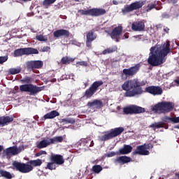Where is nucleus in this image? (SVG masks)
I'll use <instances>...</instances> for the list:
<instances>
[{
  "label": "nucleus",
  "instance_id": "13",
  "mask_svg": "<svg viewBox=\"0 0 179 179\" xmlns=\"http://www.w3.org/2000/svg\"><path fill=\"white\" fill-rule=\"evenodd\" d=\"M96 38H97V34L94 33V29L87 32L85 41L86 47H87V48H92V43H93Z\"/></svg>",
  "mask_w": 179,
  "mask_h": 179
},
{
  "label": "nucleus",
  "instance_id": "16",
  "mask_svg": "<svg viewBox=\"0 0 179 179\" xmlns=\"http://www.w3.org/2000/svg\"><path fill=\"white\" fill-rule=\"evenodd\" d=\"M122 34V26H118L115 27L111 33L109 34V36L113 40H115L116 43L120 41V36Z\"/></svg>",
  "mask_w": 179,
  "mask_h": 179
},
{
  "label": "nucleus",
  "instance_id": "54",
  "mask_svg": "<svg viewBox=\"0 0 179 179\" xmlns=\"http://www.w3.org/2000/svg\"><path fill=\"white\" fill-rule=\"evenodd\" d=\"M129 37L128 33L124 34V38H128Z\"/></svg>",
  "mask_w": 179,
  "mask_h": 179
},
{
  "label": "nucleus",
  "instance_id": "43",
  "mask_svg": "<svg viewBox=\"0 0 179 179\" xmlns=\"http://www.w3.org/2000/svg\"><path fill=\"white\" fill-rule=\"evenodd\" d=\"M36 40L38 41H47V38H44L43 35L36 36Z\"/></svg>",
  "mask_w": 179,
  "mask_h": 179
},
{
  "label": "nucleus",
  "instance_id": "33",
  "mask_svg": "<svg viewBox=\"0 0 179 179\" xmlns=\"http://www.w3.org/2000/svg\"><path fill=\"white\" fill-rule=\"evenodd\" d=\"M57 1V0H44L43 1V6L45 8H48L50 5H52V3H55Z\"/></svg>",
  "mask_w": 179,
  "mask_h": 179
},
{
  "label": "nucleus",
  "instance_id": "29",
  "mask_svg": "<svg viewBox=\"0 0 179 179\" xmlns=\"http://www.w3.org/2000/svg\"><path fill=\"white\" fill-rule=\"evenodd\" d=\"M73 61H75V59L69 58L68 56H65L62 58L61 64H62V65H68L71 64V62H73Z\"/></svg>",
  "mask_w": 179,
  "mask_h": 179
},
{
  "label": "nucleus",
  "instance_id": "2",
  "mask_svg": "<svg viewBox=\"0 0 179 179\" xmlns=\"http://www.w3.org/2000/svg\"><path fill=\"white\" fill-rule=\"evenodd\" d=\"M43 164V161L40 159L30 160L26 164L14 161L12 163L13 169H15L17 171L26 174V173H30L33 171L34 167H40Z\"/></svg>",
  "mask_w": 179,
  "mask_h": 179
},
{
  "label": "nucleus",
  "instance_id": "12",
  "mask_svg": "<svg viewBox=\"0 0 179 179\" xmlns=\"http://www.w3.org/2000/svg\"><path fill=\"white\" fill-rule=\"evenodd\" d=\"M139 69H141V64H136L134 66H131L129 69H124L122 72L123 74L127 76V78H130V76H134L139 72Z\"/></svg>",
  "mask_w": 179,
  "mask_h": 179
},
{
  "label": "nucleus",
  "instance_id": "49",
  "mask_svg": "<svg viewBox=\"0 0 179 179\" xmlns=\"http://www.w3.org/2000/svg\"><path fill=\"white\" fill-rule=\"evenodd\" d=\"M51 50V48L49 46H45L42 48V52H47Z\"/></svg>",
  "mask_w": 179,
  "mask_h": 179
},
{
  "label": "nucleus",
  "instance_id": "34",
  "mask_svg": "<svg viewBox=\"0 0 179 179\" xmlns=\"http://www.w3.org/2000/svg\"><path fill=\"white\" fill-rule=\"evenodd\" d=\"M46 169H48V170H55L57 164L54 162H48Z\"/></svg>",
  "mask_w": 179,
  "mask_h": 179
},
{
  "label": "nucleus",
  "instance_id": "6",
  "mask_svg": "<svg viewBox=\"0 0 179 179\" xmlns=\"http://www.w3.org/2000/svg\"><path fill=\"white\" fill-rule=\"evenodd\" d=\"M155 48L152 47L150 48V56L148 59V62L151 66H159L162 64L166 62V58H162L160 55L154 53Z\"/></svg>",
  "mask_w": 179,
  "mask_h": 179
},
{
  "label": "nucleus",
  "instance_id": "50",
  "mask_svg": "<svg viewBox=\"0 0 179 179\" xmlns=\"http://www.w3.org/2000/svg\"><path fill=\"white\" fill-rule=\"evenodd\" d=\"M162 19H169V17H170V15L169 14L164 13L162 15Z\"/></svg>",
  "mask_w": 179,
  "mask_h": 179
},
{
  "label": "nucleus",
  "instance_id": "36",
  "mask_svg": "<svg viewBox=\"0 0 179 179\" xmlns=\"http://www.w3.org/2000/svg\"><path fill=\"white\" fill-rule=\"evenodd\" d=\"M112 52H115V48H107L102 52V54L103 55H106V54H112Z\"/></svg>",
  "mask_w": 179,
  "mask_h": 179
},
{
  "label": "nucleus",
  "instance_id": "5",
  "mask_svg": "<svg viewBox=\"0 0 179 179\" xmlns=\"http://www.w3.org/2000/svg\"><path fill=\"white\" fill-rule=\"evenodd\" d=\"M124 130V127H116L115 129H112L110 131H105L104 135L99 136V139L101 142L110 141V139H113V138H115L121 135Z\"/></svg>",
  "mask_w": 179,
  "mask_h": 179
},
{
  "label": "nucleus",
  "instance_id": "47",
  "mask_svg": "<svg viewBox=\"0 0 179 179\" xmlns=\"http://www.w3.org/2000/svg\"><path fill=\"white\" fill-rule=\"evenodd\" d=\"M143 146H144L145 150H147V149H152V148H153V145H152V144L145 143L144 145H143Z\"/></svg>",
  "mask_w": 179,
  "mask_h": 179
},
{
  "label": "nucleus",
  "instance_id": "14",
  "mask_svg": "<svg viewBox=\"0 0 179 179\" xmlns=\"http://www.w3.org/2000/svg\"><path fill=\"white\" fill-rule=\"evenodd\" d=\"M170 52H171V49L170 48V42L167 41L160 47L158 55H160L162 58H166V57H167Z\"/></svg>",
  "mask_w": 179,
  "mask_h": 179
},
{
  "label": "nucleus",
  "instance_id": "24",
  "mask_svg": "<svg viewBox=\"0 0 179 179\" xmlns=\"http://www.w3.org/2000/svg\"><path fill=\"white\" fill-rule=\"evenodd\" d=\"M10 122H13V117L12 116L0 117V127H5V125H9Z\"/></svg>",
  "mask_w": 179,
  "mask_h": 179
},
{
  "label": "nucleus",
  "instance_id": "46",
  "mask_svg": "<svg viewBox=\"0 0 179 179\" xmlns=\"http://www.w3.org/2000/svg\"><path fill=\"white\" fill-rule=\"evenodd\" d=\"M173 119V117H170L169 116H165L162 120H163V122H169V121L171 122V120Z\"/></svg>",
  "mask_w": 179,
  "mask_h": 179
},
{
  "label": "nucleus",
  "instance_id": "30",
  "mask_svg": "<svg viewBox=\"0 0 179 179\" xmlns=\"http://www.w3.org/2000/svg\"><path fill=\"white\" fill-rule=\"evenodd\" d=\"M22 72V67L17 66V68H11L8 70L10 75H17Z\"/></svg>",
  "mask_w": 179,
  "mask_h": 179
},
{
  "label": "nucleus",
  "instance_id": "45",
  "mask_svg": "<svg viewBox=\"0 0 179 179\" xmlns=\"http://www.w3.org/2000/svg\"><path fill=\"white\" fill-rule=\"evenodd\" d=\"M118 155H120V152H115L114 151H112L110 152H108L107 156L108 157H113V156H117Z\"/></svg>",
  "mask_w": 179,
  "mask_h": 179
},
{
  "label": "nucleus",
  "instance_id": "25",
  "mask_svg": "<svg viewBox=\"0 0 179 179\" xmlns=\"http://www.w3.org/2000/svg\"><path fill=\"white\" fill-rule=\"evenodd\" d=\"M50 145H52L50 138L44 139L36 145V148H38V149H44V148H47V146H50Z\"/></svg>",
  "mask_w": 179,
  "mask_h": 179
},
{
  "label": "nucleus",
  "instance_id": "37",
  "mask_svg": "<svg viewBox=\"0 0 179 179\" xmlns=\"http://www.w3.org/2000/svg\"><path fill=\"white\" fill-rule=\"evenodd\" d=\"M84 142L87 148H92V146L94 145V143H93V141H92L91 139H85Z\"/></svg>",
  "mask_w": 179,
  "mask_h": 179
},
{
  "label": "nucleus",
  "instance_id": "23",
  "mask_svg": "<svg viewBox=\"0 0 179 179\" xmlns=\"http://www.w3.org/2000/svg\"><path fill=\"white\" fill-rule=\"evenodd\" d=\"M131 29L134 31H143L145 30V22L138 21L131 24Z\"/></svg>",
  "mask_w": 179,
  "mask_h": 179
},
{
  "label": "nucleus",
  "instance_id": "60",
  "mask_svg": "<svg viewBox=\"0 0 179 179\" xmlns=\"http://www.w3.org/2000/svg\"><path fill=\"white\" fill-rule=\"evenodd\" d=\"M1 1H2V0H0V2H1Z\"/></svg>",
  "mask_w": 179,
  "mask_h": 179
},
{
  "label": "nucleus",
  "instance_id": "38",
  "mask_svg": "<svg viewBox=\"0 0 179 179\" xmlns=\"http://www.w3.org/2000/svg\"><path fill=\"white\" fill-rule=\"evenodd\" d=\"M21 150L17 149V147L13 146L11 147V155L15 156V155H19L20 153Z\"/></svg>",
  "mask_w": 179,
  "mask_h": 179
},
{
  "label": "nucleus",
  "instance_id": "53",
  "mask_svg": "<svg viewBox=\"0 0 179 179\" xmlns=\"http://www.w3.org/2000/svg\"><path fill=\"white\" fill-rule=\"evenodd\" d=\"M113 5H118V1L113 0Z\"/></svg>",
  "mask_w": 179,
  "mask_h": 179
},
{
  "label": "nucleus",
  "instance_id": "35",
  "mask_svg": "<svg viewBox=\"0 0 179 179\" xmlns=\"http://www.w3.org/2000/svg\"><path fill=\"white\" fill-rule=\"evenodd\" d=\"M92 170H93L94 173L99 174V173H100V171H101L103 170V167H101V166H100V165H94L92 167Z\"/></svg>",
  "mask_w": 179,
  "mask_h": 179
},
{
  "label": "nucleus",
  "instance_id": "57",
  "mask_svg": "<svg viewBox=\"0 0 179 179\" xmlns=\"http://www.w3.org/2000/svg\"><path fill=\"white\" fill-rule=\"evenodd\" d=\"M176 128H177V129H179V124H178L177 126H176Z\"/></svg>",
  "mask_w": 179,
  "mask_h": 179
},
{
  "label": "nucleus",
  "instance_id": "51",
  "mask_svg": "<svg viewBox=\"0 0 179 179\" xmlns=\"http://www.w3.org/2000/svg\"><path fill=\"white\" fill-rule=\"evenodd\" d=\"M164 31H165V33L169 34V31H170V29H169V27H166L164 28Z\"/></svg>",
  "mask_w": 179,
  "mask_h": 179
},
{
  "label": "nucleus",
  "instance_id": "10",
  "mask_svg": "<svg viewBox=\"0 0 179 179\" xmlns=\"http://www.w3.org/2000/svg\"><path fill=\"white\" fill-rule=\"evenodd\" d=\"M31 54H38V50L33 48H19L14 50V57H22L23 55H30Z\"/></svg>",
  "mask_w": 179,
  "mask_h": 179
},
{
  "label": "nucleus",
  "instance_id": "58",
  "mask_svg": "<svg viewBox=\"0 0 179 179\" xmlns=\"http://www.w3.org/2000/svg\"><path fill=\"white\" fill-rule=\"evenodd\" d=\"M76 2H80V0H74Z\"/></svg>",
  "mask_w": 179,
  "mask_h": 179
},
{
  "label": "nucleus",
  "instance_id": "21",
  "mask_svg": "<svg viewBox=\"0 0 179 179\" xmlns=\"http://www.w3.org/2000/svg\"><path fill=\"white\" fill-rule=\"evenodd\" d=\"M50 162H54L58 166H61L65 163V159H64V156L61 155H52Z\"/></svg>",
  "mask_w": 179,
  "mask_h": 179
},
{
  "label": "nucleus",
  "instance_id": "15",
  "mask_svg": "<svg viewBox=\"0 0 179 179\" xmlns=\"http://www.w3.org/2000/svg\"><path fill=\"white\" fill-rule=\"evenodd\" d=\"M145 92L150 94H152V96H160L163 94V89L155 85L145 87Z\"/></svg>",
  "mask_w": 179,
  "mask_h": 179
},
{
  "label": "nucleus",
  "instance_id": "52",
  "mask_svg": "<svg viewBox=\"0 0 179 179\" xmlns=\"http://www.w3.org/2000/svg\"><path fill=\"white\" fill-rule=\"evenodd\" d=\"M14 90H15V92H16L17 93H19V87H18V86H15V87H14Z\"/></svg>",
  "mask_w": 179,
  "mask_h": 179
},
{
  "label": "nucleus",
  "instance_id": "19",
  "mask_svg": "<svg viewBox=\"0 0 179 179\" xmlns=\"http://www.w3.org/2000/svg\"><path fill=\"white\" fill-rule=\"evenodd\" d=\"M130 162H132V159L128 156H121L118 157L114 160V163L115 164H120V166H122L124 164H127V163H130Z\"/></svg>",
  "mask_w": 179,
  "mask_h": 179
},
{
  "label": "nucleus",
  "instance_id": "48",
  "mask_svg": "<svg viewBox=\"0 0 179 179\" xmlns=\"http://www.w3.org/2000/svg\"><path fill=\"white\" fill-rule=\"evenodd\" d=\"M171 122H173V124H178V122H179V117H172Z\"/></svg>",
  "mask_w": 179,
  "mask_h": 179
},
{
  "label": "nucleus",
  "instance_id": "42",
  "mask_svg": "<svg viewBox=\"0 0 179 179\" xmlns=\"http://www.w3.org/2000/svg\"><path fill=\"white\" fill-rule=\"evenodd\" d=\"M8 56H0V64L2 65V64L8 61Z\"/></svg>",
  "mask_w": 179,
  "mask_h": 179
},
{
  "label": "nucleus",
  "instance_id": "1",
  "mask_svg": "<svg viewBox=\"0 0 179 179\" xmlns=\"http://www.w3.org/2000/svg\"><path fill=\"white\" fill-rule=\"evenodd\" d=\"M145 85H146V81L139 82L138 79L125 81L122 85V89L126 92L124 97L141 96L143 93L141 86H145Z\"/></svg>",
  "mask_w": 179,
  "mask_h": 179
},
{
  "label": "nucleus",
  "instance_id": "28",
  "mask_svg": "<svg viewBox=\"0 0 179 179\" xmlns=\"http://www.w3.org/2000/svg\"><path fill=\"white\" fill-rule=\"evenodd\" d=\"M165 124L166 123L163 121L155 122L150 126V128H152L154 131H156V129H159V128H164Z\"/></svg>",
  "mask_w": 179,
  "mask_h": 179
},
{
  "label": "nucleus",
  "instance_id": "44",
  "mask_svg": "<svg viewBox=\"0 0 179 179\" xmlns=\"http://www.w3.org/2000/svg\"><path fill=\"white\" fill-rule=\"evenodd\" d=\"M43 155H47V152L44 150H41L38 152H37L35 156L36 157H40V156H43Z\"/></svg>",
  "mask_w": 179,
  "mask_h": 179
},
{
  "label": "nucleus",
  "instance_id": "4",
  "mask_svg": "<svg viewBox=\"0 0 179 179\" xmlns=\"http://www.w3.org/2000/svg\"><path fill=\"white\" fill-rule=\"evenodd\" d=\"M150 110L153 113H162L165 114V113H170L174 110V103L170 101L159 102L155 106H152Z\"/></svg>",
  "mask_w": 179,
  "mask_h": 179
},
{
  "label": "nucleus",
  "instance_id": "17",
  "mask_svg": "<svg viewBox=\"0 0 179 179\" xmlns=\"http://www.w3.org/2000/svg\"><path fill=\"white\" fill-rule=\"evenodd\" d=\"M44 63L41 60L30 61L27 63V69H41Z\"/></svg>",
  "mask_w": 179,
  "mask_h": 179
},
{
  "label": "nucleus",
  "instance_id": "26",
  "mask_svg": "<svg viewBox=\"0 0 179 179\" xmlns=\"http://www.w3.org/2000/svg\"><path fill=\"white\" fill-rule=\"evenodd\" d=\"M55 117H59V113L57 110H52L43 116L44 120H52Z\"/></svg>",
  "mask_w": 179,
  "mask_h": 179
},
{
  "label": "nucleus",
  "instance_id": "32",
  "mask_svg": "<svg viewBox=\"0 0 179 179\" xmlns=\"http://www.w3.org/2000/svg\"><path fill=\"white\" fill-rule=\"evenodd\" d=\"M63 141L64 138L62 136H56L50 138V143L52 145L57 143H61Z\"/></svg>",
  "mask_w": 179,
  "mask_h": 179
},
{
  "label": "nucleus",
  "instance_id": "9",
  "mask_svg": "<svg viewBox=\"0 0 179 179\" xmlns=\"http://www.w3.org/2000/svg\"><path fill=\"white\" fill-rule=\"evenodd\" d=\"M146 3V1H138L134 3H131L129 5L124 6L123 8H122V13L123 15H127V13H131V12H134V10H138V9H141L143 5Z\"/></svg>",
  "mask_w": 179,
  "mask_h": 179
},
{
  "label": "nucleus",
  "instance_id": "7",
  "mask_svg": "<svg viewBox=\"0 0 179 179\" xmlns=\"http://www.w3.org/2000/svg\"><path fill=\"white\" fill-rule=\"evenodd\" d=\"M103 80H98L94 82L88 89L85 90V92L83 94V97L84 99H92L94 94L99 90L100 86H103Z\"/></svg>",
  "mask_w": 179,
  "mask_h": 179
},
{
  "label": "nucleus",
  "instance_id": "59",
  "mask_svg": "<svg viewBox=\"0 0 179 179\" xmlns=\"http://www.w3.org/2000/svg\"><path fill=\"white\" fill-rule=\"evenodd\" d=\"M176 176L178 177V178H179V173H177Z\"/></svg>",
  "mask_w": 179,
  "mask_h": 179
},
{
  "label": "nucleus",
  "instance_id": "22",
  "mask_svg": "<svg viewBox=\"0 0 179 179\" xmlns=\"http://www.w3.org/2000/svg\"><path fill=\"white\" fill-rule=\"evenodd\" d=\"M150 153L149 150H145L143 145L137 146L136 150L133 152V154L139 155L140 156H148Z\"/></svg>",
  "mask_w": 179,
  "mask_h": 179
},
{
  "label": "nucleus",
  "instance_id": "55",
  "mask_svg": "<svg viewBox=\"0 0 179 179\" xmlns=\"http://www.w3.org/2000/svg\"><path fill=\"white\" fill-rule=\"evenodd\" d=\"M174 82L179 86V80H175Z\"/></svg>",
  "mask_w": 179,
  "mask_h": 179
},
{
  "label": "nucleus",
  "instance_id": "39",
  "mask_svg": "<svg viewBox=\"0 0 179 179\" xmlns=\"http://www.w3.org/2000/svg\"><path fill=\"white\" fill-rule=\"evenodd\" d=\"M62 122H65L66 124H74L75 120L71 118H64L62 120Z\"/></svg>",
  "mask_w": 179,
  "mask_h": 179
},
{
  "label": "nucleus",
  "instance_id": "3",
  "mask_svg": "<svg viewBox=\"0 0 179 179\" xmlns=\"http://www.w3.org/2000/svg\"><path fill=\"white\" fill-rule=\"evenodd\" d=\"M21 83L24 84L20 86V92L23 93H29L30 96H36L38 93H40L43 90V87H37L32 83L33 78L29 77L27 76H24L22 80H20Z\"/></svg>",
  "mask_w": 179,
  "mask_h": 179
},
{
  "label": "nucleus",
  "instance_id": "18",
  "mask_svg": "<svg viewBox=\"0 0 179 179\" xmlns=\"http://www.w3.org/2000/svg\"><path fill=\"white\" fill-rule=\"evenodd\" d=\"M71 33L66 29H58L53 32V36L55 38H59V37H64V38H69Z\"/></svg>",
  "mask_w": 179,
  "mask_h": 179
},
{
  "label": "nucleus",
  "instance_id": "11",
  "mask_svg": "<svg viewBox=\"0 0 179 179\" xmlns=\"http://www.w3.org/2000/svg\"><path fill=\"white\" fill-rule=\"evenodd\" d=\"M146 110H145L144 108H142L141 106H136V105H131L130 106H127L126 108H124L123 112L124 114H142L145 113Z\"/></svg>",
  "mask_w": 179,
  "mask_h": 179
},
{
  "label": "nucleus",
  "instance_id": "31",
  "mask_svg": "<svg viewBox=\"0 0 179 179\" xmlns=\"http://www.w3.org/2000/svg\"><path fill=\"white\" fill-rule=\"evenodd\" d=\"M0 176L1 177H3L4 178H7V179L12 178V174L10 173V172H8V171L2 170V169H0Z\"/></svg>",
  "mask_w": 179,
  "mask_h": 179
},
{
  "label": "nucleus",
  "instance_id": "27",
  "mask_svg": "<svg viewBox=\"0 0 179 179\" xmlns=\"http://www.w3.org/2000/svg\"><path fill=\"white\" fill-rule=\"evenodd\" d=\"M132 152V146L124 145L122 148L119 150V155H128Z\"/></svg>",
  "mask_w": 179,
  "mask_h": 179
},
{
  "label": "nucleus",
  "instance_id": "56",
  "mask_svg": "<svg viewBox=\"0 0 179 179\" xmlns=\"http://www.w3.org/2000/svg\"><path fill=\"white\" fill-rule=\"evenodd\" d=\"M51 82H57V79L54 78V79L51 80Z\"/></svg>",
  "mask_w": 179,
  "mask_h": 179
},
{
  "label": "nucleus",
  "instance_id": "41",
  "mask_svg": "<svg viewBox=\"0 0 179 179\" xmlns=\"http://www.w3.org/2000/svg\"><path fill=\"white\" fill-rule=\"evenodd\" d=\"M6 153V156H10V154L12 155V147L6 148V150L3 151Z\"/></svg>",
  "mask_w": 179,
  "mask_h": 179
},
{
  "label": "nucleus",
  "instance_id": "8",
  "mask_svg": "<svg viewBox=\"0 0 179 179\" xmlns=\"http://www.w3.org/2000/svg\"><path fill=\"white\" fill-rule=\"evenodd\" d=\"M78 13L85 16H92V17H99V16H103L106 15L107 11L104 8H90L88 10H79Z\"/></svg>",
  "mask_w": 179,
  "mask_h": 179
},
{
  "label": "nucleus",
  "instance_id": "20",
  "mask_svg": "<svg viewBox=\"0 0 179 179\" xmlns=\"http://www.w3.org/2000/svg\"><path fill=\"white\" fill-rule=\"evenodd\" d=\"M87 107H88V108H96L100 110V108L103 107V101H101V100L94 99L92 101H89L87 103Z\"/></svg>",
  "mask_w": 179,
  "mask_h": 179
},
{
  "label": "nucleus",
  "instance_id": "40",
  "mask_svg": "<svg viewBox=\"0 0 179 179\" xmlns=\"http://www.w3.org/2000/svg\"><path fill=\"white\" fill-rule=\"evenodd\" d=\"M156 8V3L148 4L147 6L146 12H150L152 9H155Z\"/></svg>",
  "mask_w": 179,
  "mask_h": 179
}]
</instances>
